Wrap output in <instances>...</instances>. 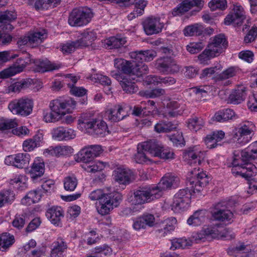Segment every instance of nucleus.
Instances as JSON below:
<instances>
[{"label": "nucleus", "mask_w": 257, "mask_h": 257, "mask_svg": "<svg viewBox=\"0 0 257 257\" xmlns=\"http://www.w3.org/2000/svg\"><path fill=\"white\" fill-rule=\"evenodd\" d=\"M76 105V101L69 97H59L50 102V112L44 115L46 122H55L67 113L72 112Z\"/></svg>", "instance_id": "3"}, {"label": "nucleus", "mask_w": 257, "mask_h": 257, "mask_svg": "<svg viewBox=\"0 0 257 257\" xmlns=\"http://www.w3.org/2000/svg\"><path fill=\"white\" fill-rule=\"evenodd\" d=\"M168 138L175 146L182 147L185 145V141L182 133L176 132L175 134L169 136Z\"/></svg>", "instance_id": "56"}, {"label": "nucleus", "mask_w": 257, "mask_h": 257, "mask_svg": "<svg viewBox=\"0 0 257 257\" xmlns=\"http://www.w3.org/2000/svg\"><path fill=\"white\" fill-rule=\"evenodd\" d=\"M204 46L205 45L202 42L191 43L187 46L186 49L191 54H196L201 51Z\"/></svg>", "instance_id": "63"}, {"label": "nucleus", "mask_w": 257, "mask_h": 257, "mask_svg": "<svg viewBox=\"0 0 257 257\" xmlns=\"http://www.w3.org/2000/svg\"><path fill=\"white\" fill-rule=\"evenodd\" d=\"M150 149V154L164 160H171L175 158V154L173 150L163 146L156 140H150V143H145L143 146Z\"/></svg>", "instance_id": "7"}, {"label": "nucleus", "mask_w": 257, "mask_h": 257, "mask_svg": "<svg viewBox=\"0 0 257 257\" xmlns=\"http://www.w3.org/2000/svg\"><path fill=\"white\" fill-rule=\"evenodd\" d=\"M210 49L207 46L206 48L199 56H198V60L200 63L201 64H207L208 61H209L212 58L216 57L214 53L211 52Z\"/></svg>", "instance_id": "57"}, {"label": "nucleus", "mask_w": 257, "mask_h": 257, "mask_svg": "<svg viewBox=\"0 0 257 257\" xmlns=\"http://www.w3.org/2000/svg\"><path fill=\"white\" fill-rule=\"evenodd\" d=\"M57 0H38L35 4L36 10H47L53 3H57Z\"/></svg>", "instance_id": "61"}, {"label": "nucleus", "mask_w": 257, "mask_h": 257, "mask_svg": "<svg viewBox=\"0 0 257 257\" xmlns=\"http://www.w3.org/2000/svg\"><path fill=\"white\" fill-rule=\"evenodd\" d=\"M83 133L94 138H103L110 134L109 130H82Z\"/></svg>", "instance_id": "58"}, {"label": "nucleus", "mask_w": 257, "mask_h": 257, "mask_svg": "<svg viewBox=\"0 0 257 257\" xmlns=\"http://www.w3.org/2000/svg\"><path fill=\"white\" fill-rule=\"evenodd\" d=\"M30 44L32 47H35L40 44L47 38V34L45 30H42L30 33L28 35Z\"/></svg>", "instance_id": "34"}, {"label": "nucleus", "mask_w": 257, "mask_h": 257, "mask_svg": "<svg viewBox=\"0 0 257 257\" xmlns=\"http://www.w3.org/2000/svg\"><path fill=\"white\" fill-rule=\"evenodd\" d=\"M129 201L132 204H143L149 202L148 197V192L146 186L140 187L134 192V195L132 196Z\"/></svg>", "instance_id": "22"}, {"label": "nucleus", "mask_w": 257, "mask_h": 257, "mask_svg": "<svg viewBox=\"0 0 257 257\" xmlns=\"http://www.w3.org/2000/svg\"><path fill=\"white\" fill-rule=\"evenodd\" d=\"M149 143H150V141L140 143L138 144L137 148L138 152L135 155L134 158L135 161L137 163L143 164L147 163V162L150 161L146 156V154L145 153V152H147L150 154V151L149 150L150 149H148L143 146L144 144Z\"/></svg>", "instance_id": "35"}, {"label": "nucleus", "mask_w": 257, "mask_h": 257, "mask_svg": "<svg viewBox=\"0 0 257 257\" xmlns=\"http://www.w3.org/2000/svg\"><path fill=\"white\" fill-rule=\"evenodd\" d=\"M225 133L221 130L213 132L204 139V142L209 149H213L218 146V142L224 139Z\"/></svg>", "instance_id": "25"}, {"label": "nucleus", "mask_w": 257, "mask_h": 257, "mask_svg": "<svg viewBox=\"0 0 257 257\" xmlns=\"http://www.w3.org/2000/svg\"><path fill=\"white\" fill-rule=\"evenodd\" d=\"M46 216L52 224L58 225L64 217V211L60 206H53L47 210Z\"/></svg>", "instance_id": "20"}, {"label": "nucleus", "mask_w": 257, "mask_h": 257, "mask_svg": "<svg viewBox=\"0 0 257 257\" xmlns=\"http://www.w3.org/2000/svg\"><path fill=\"white\" fill-rule=\"evenodd\" d=\"M15 237L13 235L5 232L0 235V250L6 251L15 242Z\"/></svg>", "instance_id": "40"}, {"label": "nucleus", "mask_w": 257, "mask_h": 257, "mask_svg": "<svg viewBox=\"0 0 257 257\" xmlns=\"http://www.w3.org/2000/svg\"><path fill=\"white\" fill-rule=\"evenodd\" d=\"M96 38V33L92 31H84L77 40L81 48L89 46Z\"/></svg>", "instance_id": "38"}, {"label": "nucleus", "mask_w": 257, "mask_h": 257, "mask_svg": "<svg viewBox=\"0 0 257 257\" xmlns=\"http://www.w3.org/2000/svg\"><path fill=\"white\" fill-rule=\"evenodd\" d=\"M202 6V0H184L180 5L173 9L172 14L173 16H179L184 14L193 7L196 6L200 9Z\"/></svg>", "instance_id": "18"}, {"label": "nucleus", "mask_w": 257, "mask_h": 257, "mask_svg": "<svg viewBox=\"0 0 257 257\" xmlns=\"http://www.w3.org/2000/svg\"><path fill=\"white\" fill-rule=\"evenodd\" d=\"M203 153L201 151H189L184 153L183 158L185 161L190 165H199L203 158Z\"/></svg>", "instance_id": "33"}, {"label": "nucleus", "mask_w": 257, "mask_h": 257, "mask_svg": "<svg viewBox=\"0 0 257 257\" xmlns=\"http://www.w3.org/2000/svg\"><path fill=\"white\" fill-rule=\"evenodd\" d=\"M146 188L148 192L149 202L161 197L163 190L159 187L158 184L157 185L146 186Z\"/></svg>", "instance_id": "44"}, {"label": "nucleus", "mask_w": 257, "mask_h": 257, "mask_svg": "<svg viewBox=\"0 0 257 257\" xmlns=\"http://www.w3.org/2000/svg\"><path fill=\"white\" fill-rule=\"evenodd\" d=\"M15 199L14 192L10 190L3 191L0 192V208L6 203L11 204Z\"/></svg>", "instance_id": "47"}, {"label": "nucleus", "mask_w": 257, "mask_h": 257, "mask_svg": "<svg viewBox=\"0 0 257 257\" xmlns=\"http://www.w3.org/2000/svg\"><path fill=\"white\" fill-rule=\"evenodd\" d=\"M202 32V26L198 24L186 27L183 30V33L186 36L193 35H199Z\"/></svg>", "instance_id": "50"}, {"label": "nucleus", "mask_w": 257, "mask_h": 257, "mask_svg": "<svg viewBox=\"0 0 257 257\" xmlns=\"http://www.w3.org/2000/svg\"><path fill=\"white\" fill-rule=\"evenodd\" d=\"M52 134L53 139L57 141L73 139L76 135L74 130H53Z\"/></svg>", "instance_id": "31"}, {"label": "nucleus", "mask_w": 257, "mask_h": 257, "mask_svg": "<svg viewBox=\"0 0 257 257\" xmlns=\"http://www.w3.org/2000/svg\"><path fill=\"white\" fill-rule=\"evenodd\" d=\"M240 72L238 67L231 66L223 70L221 73L214 78V81L217 85L227 86L231 83L227 79L235 76Z\"/></svg>", "instance_id": "13"}, {"label": "nucleus", "mask_w": 257, "mask_h": 257, "mask_svg": "<svg viewBox=\"0 0 257 257\" xmlns=\"http://www.w3.org/2000/svg\"><path fill=\"white\" fill-rule=\"evenodd\" d=\"M111 75L119 82L123 90L125 92L134 93L138 91V87L129 77H124L120 72L115 71H111Z\"/></svg>", "instance_id": "12"}, {"label": "nucleus", "mask_w": 257, "mask_h": 257, "mask_svg": "<svg viewBox=\"0 0 257 257\" xmlns=\"http://www.w3.org/2000/svg\"><path fill=\"white\" fill-rule=\"evenodd\" d=\"M243 22V21L242 19H239L233 13H230L228 14L224 21V23L226 25L232 24L234 26L241 25Z\"/></svg>", "instance_id": "52"}, {"label": "nucleus", "mask_w": 257, "mask_h": 257, "mask_svg": "<svg viewBox=\"0 0 257 257\" xmlns=\"http://www.w3.org/2000/svg\"><path fill=\"white\" fill-rule=\"evenodd\" d=\"M176 223L177 220L175 217H170L166 219L160 228L156 230V235L159 237L165 236L174 230Z\"/></svg>", "instance_id": "23"}, {"label": "nucleus", "mask_w": 257, "mask_h": 257, "mask_svg": "<svg viewBox=\"0 0 257 257\" xmlns=\"http://www.w3.org/2000/svg\"><path fill=\"white\" fill-rule=\"evenodd\" d=\"M246 89L243 86H238L230 94L228 98L230 103L236 104L243 101L246 95Z\"/></svg>", "instance_id": "30"}, {"label": "nucleus", "mask_w": 257, "mask_h": 257, "mask_svg": "<svg viewBox=\"0 0 257 257\" xmlns=\"http://www.w3.org/2000/svg\"><path fill=\"white\" fill-rule=\"evenodd\" d=\"M166 23H167V21ZM165 23L161 18L149 17L144 22L143 27L147 35H152L161 32Z\"/></svg>", "instance_id": "9"}, {"label": "nucleus", "mask_w": 257, "mask_h": 257, "mask_svg": "<svg viewBox=\"0 0 257 257\" xmlns=\"http://www.w3.org/2000/svg\"><path fill=\"white\" fill-rule=\"evenodd\" d=\"M178 178L173 175L166 174L158 184L162 190H165L172 186H176L178 182Z\"/></svg>", "instance_id": "37"}, {"label": "nucleus", "mask_w": 257, "mask_h": 257, "mask_svg": "<svg viewBox=\"0 0 257 257\" xmlns=\"http://www.w3.org/2000/svg\"><path fill=\"white\" fill-rule=\"evenodd\" d=\"M241 161L249 162L257 159V141L240 152Z\"/></svg>", "instance_id": "29"}, {"label": "nucleus", "mask_w": 257, "mask_h": 257, "mask_svg": "<svg viewBox=\"0 0 257 257\" xmlns=\"http://www.w3.org/2000/svg\"><path fill=\"white\" fill-rule=\"evenodd\" d=\"M114 180L120 184L126 185L133 179V172L128 168H117L113 172Z\"/></svg>", "instance_id": "16"}, {"label": "nucleus", "mask_w": 257, "mask_h": 257, "mask_svg": "<svg viewBox=\"0 0 257 257\" xmlns=\"http://www.w3.org/2000/svg\"><path fill=\"white\" fill-rule=\"evenodd\" d=\"M205 214V210L196 211L188 219L187 223L194 226L200 225L206 219Z\"/></svg>", "instance_id": "39"}, {"label": "nucleus", "mask_w": 257, "mask_h": 257, "mask_svg": "<svg viewBox=\"0 0 257 257\" xmlns=\"http://www.w3.org/2000/svg\"><path fill=\"white\" fill-rule=\"evenodd\" d=\"M89 198L92 201H98L97 212L101 215H105L118 205L122 200V195L117 192L105 193L101 189H96L89 194Z\"/></svg>", "instance_id": "2"}, {"label": "nucleus", "mask_w": 257, "mask_h": 257, "mask_svg": "<svg viewBox=\"0 0 257 257\" xmlns=\"http://www.w3.org/2000/svg\"><path fill=\"white\" fill-rule=\"evenodd\" d=\"M73 153V148L68 146H50L44 151V154L46 155H50L56 157L68 156Z\"/></svg>", "instance_id": "19"}, {"label": "nucleus", "mask_w": 257, "mask_h": 257, "mask_svg": "<svg viewBox=\"0 0 257 257\" xmlns=\"http://www.w3.org/2000/svg\"><path fill=\"white\" fill-rule=\"evenodd\" d=\"M78 124L85 128H107L106 122L101 117L89 118L81 116L78 120Z\"/></svg>", "instance_id": "11"}, {"label": "nucleus", "mask_w": 257, "mask_h": 257, "mask_svg": "<svg viewBox=\"0 0 257 257\" xmlns=\"http://www.w3.org/2000/svg\"><path fill=\"white\" fill-rule=\"evenodd\" d=\"M148 71V67L143 62H136L134 60V68L133 70V75H136L138 77H141L143 75L147 74Z\"/></svg>", "instance_id": "49"}, {"label": "nucleus", "mask_w": 257, "mask_h": 257, "mask_svg": "<svg viewBox=\"0 0 257 257\" xmlns=\"http://www.w3.org/2000/svg\"><path fill=\"white\" fill-rule=\"evenodd\" d=\"M109 119L112 121H118L123 119L126 115L125 111L119 105H115L109 110Z\"/></svg>", "instance_id": "36"}, {"label": "nucleus", "mask_w": 257, "mask_h": 257, "mask_svg": "<svg viewBox=\"0 0 257 257\" xmlns=\"http://www.w3.org/2000/svg\"><path fill=\"white\" fill-rule=\"evenodd\" d=\"M27 63L24 59L19 58L13 66L0 72V78H9L22 72L26 67Z\"/></svg>", "instance_id": "17"}, {"label": "nucleus", "mask_w": 257, "mask_h": 257, "mask_svg": "<svg viewBox=\"0 0 257 257\" xmlns=\"http://www.w3.org/2000/svg\"><path fill=\"white\" fill-rule=\"evenodd\" d=\"M92 17L93 14L89 9H74L70 14L68 22L71 26L81 27L88 24Z\"/></svg>", "instance_id": "5"}, {"label": "nucleus", "mask_w": 257, "mask_h": 257, "mask_svg": "<svg viewBox=\"0 0 257 257\" xmlns=\"http://www.w3.org/2000/svg\"><path fill=\"white\" fill-rule=\"evenodd\" d=\"M81 48L77 41H70L62 46L61 50L64 54H70L74 52L75 49Z\"/></svg>", "instance_id": "53"}, {"label": "nucleus", "mask_w": 257, "mask_h": 257, "mask_svg": "<svg viewBox=\"0 0 257 257\" xmlns=\"http://www.w3.org/2000/svg\"><path fill=\"white\" fill-rule=\"evenodd\" d=\"M207 46L216 56L219 55L227 46L225 36L223 34L215 36L211 39V42Z\"/></svg>", "instance_id": "15"}, {"label": "nucleus", "mask_w": 257, "mask_h": 257, "mask_svg": "<svg viewBox=\"0 0 257 257\" xmlns=\"http://www.w3.org/2000/svg\"><path fill=\"white\" fill-rule=\"evenodd\" d=\"M141 95L146 96L147 98H156L164 95L165 90L162 88H157L152 90L150 91L140 92Z\"/></svg>", "instance_id": "60"}, {"label": "nucleus", "mask_w": 257, "mask_h": 257, "mask_svg": "<svg viewBox=\"0 0 257 257\" xmlns=\"http://www.w3.org/2000/svg\"><path fill=\"white\" fill-rule=\"evenodd\" d=\"M251 133V130H238L237 132L233 131L232 139L238 144H245L250 141Z\"/></svg>", "instance_id": "32"}, {"label": "nucleus", "mask_w": 257, "mask_h": 257, "mask_svg": "<svg viewBox=\"0 0 257 257\" xmlns=\"http://www.w3.org/2000/svg\"><path fill=\"white\" fill-rule=\"evenodd\" d=\"M208 5L212 11L217 10L223 11L227 8V1L226 0H211Z\"/></svg>", "instance_id": "55"}, {"label": "nucleus", "mask_w": 257, "mask_h": 257, "mask_svg": "<svg viewBox=\"0 0 257 257\" xmlns=\"http://www.w3.org/2000/svg\"><path fill=\"white\" fill-rule=\"evenodd\" d=\"M157 68L166 73H174L179 70V67L176 62L170 57L158 59L156 62Z\"/></svg>", "instance_id": "14"}, {"label": "nucleus", "mask_w": 257, "mask_h": 257, "mask_svg": "<svg viewBox=\"0 0 257 257\" xmlns=\"http://www.w3.org/2000/svg\"><path fill=\"white\" fill-rule=\"evenodd\" d=\"M227 202H219L214 205L211 211L212 217L214 220L230 224L233 221V214L227 208Z\"/></svg>", "instance_id": "8"}, {"label": "nucleus", "mask_w": 257, "mask_h": 257, "mask_svg": "<svg viewBox=\"0 0 257 257\" xmlns=\"http://www.w3.org/2000/svg\"><path fill=\"white\" fill-rule=\"evenodd\" d=\"M126 41L125 37L120 36L111 37L105 40V45L110 49L118 48L125 44Z\"/></svg>", "instance_id": "42"}, {"label": "nucleus", "mask_w": 257, "mask_h": 257, "mask_svg": "<svg viewBox=\"0 0 257 257\" xmlns=\"http://www.w3.org/2000/svg\"><path fill=\"white\" fill-rule=\"evenodd\" d=\"M28 85V82L23 80L20 81L16 82L6 88L4 92L8 94L12 92H19L22 89L27 87Z\"/></svg>", "instance_id": "46"}, {"label": "nucleus", "mask_w": 257, "mask_h": 257, "mask_svg": "<svg viewBox=\"0 0 257 257\" xmlns=\"http://www.w3.org/2000/svg\"><path fill=\"white\" fill-rule=\"evenodd\" d=\"M45 171V164L42 160L36 159L32 164L29 173L33 181L43 176Z\"/></svg>", "instance_id": "24"}, {"label": "nucleus", "mask_w": 257, "mask_h": 257, "mask_svg": "<svg viewBox=\"0 0 257 257\" xmlns=\"http://www.w3.org/2000/svg\"><path fill=\"white\" fill-rule=\"evenodd\" d=\"M18 123L16 119L0 117V128H17Z\"/></svg>", "instance_id": "54"}, {"label": "nucleus", "mask_w": 257, "mask_h": 257, "mask_svg": "<svg viewBox=\"0 0 257 257\" xmlns=\"http://www.w3.org/2000/svg\"><path fill=\"white\" fill-rule=\"evenodd\" d=\"M77 184L78 180L74 175H68L64 178V188L67 191H73Z\"/></svg>", "instance_id": "45"}, {"label": "nucleus", "mask_w": 257, "mask_h": 257, "mask_svg": "<svg viewBox=\"0 0 257 257\" xmlns=\"http://www.w3.org/2000/svg\"><path fill=\"white\" fill-rule=\"evenodd\" d=\"M33 105V100L25 96L11 101L8 107L13 114L27 116L32 112Z\"/></svg>", "instance_id": "6"}, {"label": "nucleus", "mask_w": 257, "mask_h": 257, "mask_svg": "<svg viewBox=\"0 0 257 257\" xmlns=\"http://www.w3.org/2000/svg\"><path fill=\"white\" fill-rule=\"evenodd\" d=\"M257 37V27H253L248 31L244 38L245 43H249L254 41Z\"/></svg>", "instance_id": "64"}, {"label": "nucleus", "mask_w": 257, "mask_h": 257, "mask_svg": "<svg viewBox=\"0 0 257 257\" xmlns=\"http://www.w3.org/2000/svg\"><path fill=\"white\" fill-rule=\"evenodd\" d=\"M192 245V242L185 238H176L172 240L171 249L175 250L177 248H185Z\"/></svg>", "instance_id": "48"}, {"label": "nucleus", "mask_w": 257, "mask_h": 257, "mask_svg": "<svg viewBox=\"0 0 257 257\" xmlns=\"http://www.w3.org/2000/svg\"><path fill=\"white\" fill-rule=\"evenodd\" d=\"M93 158L90 148L88 147L82 149L75 157V160L78 162L89 163Z\"/></svg>", "instance_id": "43"}, {"label": "nucleus", "mask_w": 257, "mask_h": 257, "mask_svg": "<svg viewBox=\"0 0 257 257\" xmlns=\"http://www.w3.org/2000/svg\"><path fill=\"white\" fill-rule=\"evenodd\" d=\"M193 92L197 96L198 98L206 97L210 90L209 86H196L191 88Z\"/></svg>", "instance_id": "62"}, {"label": "nucleus", "mask_w": 257, "mask_h": 257, "mask_svg": "<svg viewBox=\"0 0 257 257\" xmlns=\"http://www.w3.org/2000/svg\"><path fill=\"white\" fill-rule=\"evenodd\" d=\"M187 126L192 128H201L205 126L204 120L201 117H195L189 119L186 122Z\"/></svg>", "instance_id": "51"}, {"label": "nucleus", "mask_w": 257, "mask_h": 257, "mask_svg": "<svg viewBox=\"0 0 257 257\" xmlns=\"http://www.w3.org/2000/svg\"><path fill=\"white\" fill-rule=\"evenodd\" d=\"M132 59L136 62H149L152 61L156 56L155 51L152 50L146 51H135L130 54Z\"/></svg>", "instance_id": "27"}, {"label": "nucleus", "mask_w": 257, "mask_h": 257, "mask_svg": "<svg viewBox=\"0 0 257 257\" xmlns=\"http://www.w3.org/2000/svg\"><path fill=\"white\" fill-rule=\"evenodd\" d=\"M188 179L191 190L188 188L180 189L174 196V201L172 205V210L176 212H179L186 209L189 206L190 199L197 193L199 195L203 187L209 181V177L199 168H194L190 170L188 174Z\"/></svg>", "instance_id": "1"}, {"label": "nucleus", "mask_w": 257, "mask_h": 257, "mask_svg": "<svg viewBox=\"0 0 257 257\" xmlns=\"http://www.w3.org/2000/svg\"><path fill=\"white\" fill-rule=\"evenodd\" d=\"M30 161V155L25 153L8 156L5 158V162L8 165H12L18 168L22 169L29 165Z\"/></svg>", "instance_id": "10"}, {"label": "nucleus", "mask_w": 257, "mask_h": 257, "mask_svg": "<svg viewBox=\"0 0 257 257\" xmlns=\"http://www.w3.org/2000/svg\"><path fill=\"white\" fill-rule=\"evenodd\" d=\"M239 152L235 151L234 153V159L232 161V168L231 172L234 175H239L247 179H250L257 174V168L252 164L244 162V164H239L241 158L239 157Z\"/></svg>", "instance_id": "4"}, {"label": "nucleus", "mask_w": 257, "mask_h": 257, "mask_svg": "<svg viewBox=\"0 0 257 257\" xmlns=\"http://www.w3.org/2000/svg\"><path fill=\"white\" fill-rule=\"evenodd\" d=\"M17 18L16 14L12 11L0 12V28L3 27V30L12 31L14 27L10 22Z\"/></svg>", "instance_id": "26"}, {"label": "nucleus", "mask_w": 257, "mask_h": 257, "mask_svg": "<svg viewBox=\"0 0 257 257\" xmlns=\"http://www.w3.org/2000/svg\"><path fill=\"white\" fill-rule=\"evenodd\" d=\"M68 247L67 243L64 239L58 237L51 245V257H59L64 252Z\"/></svg>", "instance_id": "21"}, {"label": "nucleus", "mask_w": 257, "mask_h": 257, "mask_svg": "<svg viewBox=\"0 0 257 257\" xmlns=\"http://www.w3.org/2000/svg\"><path fill=\"white\" fill-rule=\"evenodd\" d=\"M114 67L124 74H129L130 77L133 75L134 68V61L131 63L128 61L120 58H116L114 60Z\"/></svg>", "instance_id": "28"}, {"label": "nucleus", "mask_w": 257, "mask_h": 257, "mask_svg": "<svg viewBox=\"0 0 257 257\" xmlns=\"http://www.w3.org/2000/svg\"><path fill=\"white\" fill-rule=\"evenodd\" d=\"M246 246L243 242H239L235 246L230 247L227 249L229 255L236 256L238 253L245 252Z\"/></svg>", "instance_id": "59"}, {"label": "nucleus", "mask_w": 257, "mask_h": 257, "mask_svg": "<svg viewBox=\"0 0 257 257\" xmlns=\"http://www.w3.org/2000/svg\"><path fill=\"white\" fill-rule=\"evenodd\" d=\"M36 70L38 72H45L58 69V67L47 60H36L35 61Z\"/></svg>", "instance_id": "41"}]
</instances>
